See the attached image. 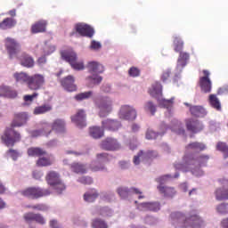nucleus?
Segmentation results:
<instances>
[{
	"instance_id": "obj_55",
	"label": "nucleus",
	"mask_w": 228,
	"mask_h": 228,
	"mask_svg": "<svg viewBox=\"0 0 228 228\" xmlns=\"http://www.w3.org/2000/svg\"><path fill=\"white\" fill-rule=\"evenodd\" d=\"M98 161L106 162L109 160L110 155L108 153H100L96 155Z\"/></svg>"
},
{
	"instance_id": "obj_28",
	"label": "nucleus",
	"mask_w": 228,
	"mask_h": 228,
	"mask_svg": "<svg viewBox=\"0 0 228 228\" xmlns=\"http://www.w3.org/2000/svg\"><path fill=\"white\" fill-rule=\"evenodd\" d=\"M28 155L32 158H41V156H46L47 151L39 147H31L28 150Z\"/></svg>"
},
{
	"instance_id": "obj_32",
	"label": "nucleus",
	"mask_w": 228,
	"mask_h": 228,
	"mask_svg": "<svg viewBox=\"0 0 228 228\" xmlns=\"http://www.w3.org/2000/svg\"><path fill=\"white\" fill-rule=\"evenodd\" d=\"M208 102L211 108L216 110V111H222V103L220 102V99L216 96V94H210L208 96Z\"/></svg>"
},
{
	"instance_id": "obj_48",
	"label": "nucleus",
	"mask_w": 228,
	"mask_h": 228,
	"mask_svg": "<svg viewBox=\"0 0 228 228\" xmlns=\"http://www.w3.org/2000/svg\"><path fill=\"white\" fill-rule=\"evenodd\" d=\"M34 222L39 224V225H45V218H44V216L41 214H35Z\"/></svg>"
},
{
	"instance_id": "obj_10",
	"label": "nucleus",
	"mask_w": 228,
	"mask_h": 228,
	"mask_svg": "<svg viewBox=\"0 0 228 228\" xmlns=\"http://www.w3.org/2000/svg\"><path fill=\"white\" fill-rule=\"evenodd\" d=\"M45 85V77L42 74H35L29 77L28 88L29 90H40Z\"/></svg>"
},
{
	"instance_id": "obj_6",
	"label": "nucleus",
	"mask_w": 228,
	"mask_h": 228,
	"mask_svg": "<svg viewBox=\"0 0 228 228\" xmlns=\"http://www.w3.org/2000/svg\"><path fill=\"white\" fill-rule=\"evenodd\" d=\"M170 175H165L156 179L157 183H159L157 189L160 195H163L166 199H174V197L177 195V191H175V187L165 185V183H167V179H170Z\"/></svg>"
},
{
	"instance_id": "obj_15",
	"label": "nucleus",
	"mask_w": 228,
	"mask_h": 228,
	"mask_svg": "<svg viewBox=\"0 0 228 228\" xmlns=\"http://www.w3.org/2000/svg\"><path fill=\"white\" fill-rule=\"evenodd\" d=\"M71 121L78 127H86V112L85 110H78L75 115L71 116Z\"/></svg>"
},
{
	"instance_id": "obj_31",
	"label": "nucleus",
	"mask_w": 228,
	"mask_h": 228,
	"mask_svg": "<svg viewBox=\"0 0 228 228\" xmlns=\"http://www.w3.org/2000/svg\"><path fill=\"white\" fill-rule=\"evenodd\" d=\"M186 151H194L195 152H202V151H206V144L204 142H194L189 143L185 147Z\"/></svg>"
},
{
	"instance_id": "obj_46",
	"label": "nucleus",
	"mask_w": 228,
	"mask_h": 228,
	"mask_svg": "<svg viewBox=\"0 0 228 228\" xmlns=\"http://www.w3.org/2000/svg\"><path fill=\"white\" fill-rule=\"evenodd\" d=\"M144 109L146 111H150L151 113V115H155V113H156V105H154V103H152V102H148L145 104Z\"/></svg>"
},
{
	"instance_id": "obj_58",
	"label": "nucleus",
	"mask_w": 228,
	"mask_h": 228,
	"mask_svg": "<svg viewBox=\"0 0 228 228\" xmlns=\"http://www.w3.org/2000/svg\"><path fill=\"white\" fill-rule=\"evenodd\" d=\"M101 47H102L101 43H99L97 41H92L91 49L97 50V49H101Z\"/></svg>"
},
{
	"instance_id": "obj_4",
	"label": "nucleus",
	"mask_w": 228,
	"mask_h": 228,
	"mask_svg": "<svg viewBox=\"0 0 228 228\" xmlns=\"http://www.w3.org/2000/svg\"><path fill=\"white\" fill-rule=\"evenodd\" d=\"M86 68L88 71L93 74V76L87 77L90 86H92V85H99L102 81V77L98 74L104 72V66L97 61H89Z\"/></svg>"
},
{
	"instance_id": "obj_64",
	"label": "nucleus",
	"mask_w": 228,
	"mask_h": 228,
	"mask_svg": "<svg viewBox=\"0 0 228 228\" xmlns=\"http://www.w3.org/2000/svg\"><path fill=\"white\" fill-rule=\"evenodd\" d=\"M221 227L228 228V217H226L221 221Z\"/></svg>"
},
{
	"instance_id": "obj_7",
	"label": "nucleus",
	"mask_w": 228,
	"mask_h": 228,
	"mask_svg": "<svg viewBox=\"0 0 228 228\" xmlns=\"http://www.w3.org/2000/svg\"><path fill=\"white\" fill-rule=\"evenodd\" d=\"M20 193L23 197L35 200L37 199H42V197H48V195H51V190L42 189L40 187H28L21 191Z\"/></svg>"
},
{
	"instance_id": "obj_5",
	"label": "nucleus",
	"mask_w": 228,
	"mask_h": 228,
	"mask_svg": "<svg viewBox=\"0 0 228 228\" xmlns=\"http://www.w3.org/2000/svg\"><path fill=\"white\" fill-rule=\"evenodd\" d=\"M150 95L151 97H155V99H158L159 106L161 108H167V110H170L174 104V100H166V99H159V97H161L163 94V86L159 82H155L151 88L149 90Z\"/></svg>"
},
{
	"instance_id": "obj_27",
	"label": "nucleus",
	"mask_w": 228,
	"mask_h": 228,
	"mask_svg": "<svg viewBox=\"0 0 228 228\" xmlns=\"http://www.w3.org/2000/svg\"><path fill=\"white\" fill-rule=\"evenodd\" d=\"M190 60V53L186 52H180L179 57L177 60V67L178 69H184L186 65H188V61Z\"/></svg>"
},
{
	"instance_id": "obj_44",
	"label": "nucleus",
	"mask_w": 228,
	"mask_h": 228,
	"mask_svg": "<svg viewBox=\"0 0 228 228\" xmlns=\"http://www.w3.org/2000/svg\"><path fill=\"white\" fill-rule=\"evenodd\" d=\"M117 191L121 199H127V197H129V193H131L130 190L126 187H119Z\"/></svg>"
},
{
	"instance_id": "obj_11",
	"label": "nucleus",
	"mask_w": 228,
	"mask_h": 228,
	"mask_svg": "<svg viewBox=\"0 0 228 228\" xmlns=\"http://www.w3.org/2000/svg\"><path fill=\"white\" fill-rule=\"evenodd\" d=\"M204 77H200L199 86L203 94H211L213 88L211 78H209L210 73L208 70H203Z\"/></svg>"
},
{
	"instance_id": "obj_42",
	"label": "nucleus",
	"mask_w": 228,
	"mask_h": 228,
	"mask_svg": "<svg viewBox=\"0 0 228 228\" xmlns=\"http://www.w3.org/2000/svg\"><path fill=\"white\" fill-rule=\"evenodd\" d=\"M92 227L93 228H108V224H106L104 220L95 218L92 222Z\"/></svg>"
},
{
	"instance_id": "obj_18",
	"label": "nucleus",
	"mask_w": 228,
	"mask_h": 228,
	"mask_svg": "<svg viewBox=\"0 0 228 228\" xmlns=\"http://www.w3.org/2000/svg\"><path fill=\"white\" fill-rule=\"evenodd\" d=\"M75 81L74 77L69 75L61 80V85L65 90H67V92H76V90H77V86L74 84Z\"/></svg>"
},
{
	"instance_id": "obj_9",
	"label": "nucleus",
	"mask_w": 228,
	"mask_h": 228,
	"mask_svg": "<svg viewBox=\"0 0 228 228\" xmlns=\"http://www.w3.org/2000/svg\"><path fill=\"white\" fill-rule=\"evenodd\" d=\"M46 181L50 186H53L57 193H61L65 190V183L61 182L60 174L56 171H50L46 175Z\"/></svg>"
},
{
	"instance_id": "obj_2",
	"label": "nucleus",
	"mask_w": 228,
	"mask_h": 228,
	"mask_svg": "<svg viewBox=\"0 0 228 228\" xmlns=\"http://www.w3.org/2000/svg\"><path fill=\"white\" fill-rule=\"evenodd\" d=\"M28 118L29 116L26 112L14 113L11 127L5 128L4 134L1 135V140L6 147H13L17 142L20 141V134L15 131L13 127H22V126H26Z\"/></svg>"
},
{
	"instance_id": "obj_30",
	"label": "nucleus",
	"mask_w": 228,
	"mask_h": 228,
	"mask_svg": "<svg viewBox=\"0 0 228 228\" xmlns=\"http://www.w3.org/2000/svg\"><path fill=\"white\" fill-rule=\"evenodd\" d=\"M13 77L16 81V83H20L21 85L26 84L27 86L29 83V77L30 76L28 75L26 72H16L13 74Z\"/></svg>"
},
{
	"instance_id": "obj_53",
	"label": "nucleus",
	"mask_w": 228,
	"mask_h": 228,
	"mask_svg": "<svg viewBox=\"0 0 228 228\" xmlns=\"http://www.w3.org/2000/svg\"><path fill=\"white\" fill-rule=\"evenodd\" d=\"M171 75H172V71H170V69H167V70L163 71L162 76H161L162 81L164 83L168 81Z\"/></svg>"
},
{
	"instance_id": "obj_37",
	"label": "nucleus",
	"mask_w": 228,
	"mask_h": 228,
	"mask_svg": "<svg viewBox=\"0 0 228 228\" xmlns=\"http://www.w3.org/2000/svg\"><path fill=\"white\" fill-rule=\"evenodd\" d=\"M53 110V106L50 104H43L40 106H37L34 109V115H44L45 113H48V111H51Z\"/></svg>"
},
{
	"instance_id": "obj_54",
	"label": "nucleus",
	"mask_w": 228,
	"mask_h": 228,
	"mask_svg": "<svg viewBox=\"0 0 228 228\" xmlns=\"http://www.w3.org/2000/svg\"><path fill=\"white\" fill-rule=\"evenodd\" d=\"M158 134L152 130H148L146 133L147 140H156Z\"/></svg>"
},
{
	"instance_id": "obj_17",
	"label": "nucleus",
	"mask_w": 228,
	"mask_h": 228,
	"mask_svg": "<svg viewBox=\"0 0 228 228\" xmlns=\"http://www.w3.org/2000/svg\"><path fill=\"white\" fill-rule=\"evenodd\" d=\"M102 149H104V151H118L120 143L117 139L108 137L102 142Z\"/></svg>"
},
{
	"instance_id": "obj_1",
	"label": "nucleus",
	"mask_w": 228,
	"mask_h": 228,
	"mask_svg": "<svg viewBox=\"0 0 228 228\" xmlns=\"http://www.w3.org/2000/svg\"><path fill=\"white\" fill-rule=\"evenodd\" d=\"M169 222L175 228H203L206 222L195 211L185 215L183 212H173L170 214Z\"/></svg>"
},
{
	"instance_id": "obj_63",
	"label": "nucleus",
	"mask_w": 228,
	"mask_h": 228,
	"mask_svg": "<svg viewBox=\"0 0 228 228\" xmlns=\"http://www.w3.org/2000/svg\"><path fill=\"white\" fill-rule=\"evenodd\" d=\"M177 134H184L185 131L184 128L181 127V124L178 125V129H174Z\"/></svg>"
},
{
	"instance_id": "obj_47",
	"label": "nucleus",
	"mask_w": 228,
	"mask_h": 228,
	"mask_svg": "<svg viewBox=\"0 0 228 228\" xmlns=\"http://www.w3.org/2000/svg\"><path fill=\"white\" fill-rule=\"evenodd\" d=\"M70 66L74 70H83L85 69V64L83 62H77V61L71 62Z\"/></svg>"
},
{
	"instance_id": "obj_43",
	"label": "nucleus",
	"mask_w": 228,
	"mask_h": 228,
	"mask_svg": "<svg viewBox=\"0 0 228 228\" xmlns=\"http://www.w3.org/2000/svg\"><path fill=\"white\" fill-rule=\"evenodd\" d=\"M94 95V92L88 91L85 93H80L75 96L76 101H85V99H90Z\"/></svg>"
},
{
	"instance_id": "obj_36",
	"label": "nucleus",
	"mask_w": 228,
	"mask_h": 228,
	"mask_svg": "<svg viewBox=\"0 0 228 228\" xmlns=\"http://www.w3.org/2000/svg\"><path fill=\"white\" fill-rule=\"evenodd\" d=\"M70 170L75 174H86V166L79 162H74L70 165Z\"/></svg>"
},
{
	"instance_id": "obj_24",
	"label": "nucleus",
	"mask_w": 228,
	"mask_h": 228,
	"mask_svg": "<svg viewBox=\"0 0 228 228\" xmlns=\"http://www.w3.org/2000/svg\"><path fill=\"white\" fill-rule=\"evenodd\" d=\"M138 209L140 211H159L161 209V205L158 202H151V203H142L139 205Z\"/></svg>"
},
{
	"instance_id": "obj_34",
	"label": "nucleus",
	"mask_w": 228,
	"mask_h": 228,
	"mask_svg": "<svg viewBox=\"0 0 228 228\" xmlns=\"http://www.w3.org/2000/svg\"><path fill=\"white\" fill-rule=\"evenodd\" d=\"M99 197V192L95 189H91L84 194V200L86 202H95Z\"/></svg>"
},
{
	"instance_id": "obj_50",
	"label": "nucleus",
	"mask_w": 228,
	"mask_h": 228,
	"mask_svg": "<svg viewBox=\"0 0 228 228\" xmlns=\"http://www.w3.org/2000/svg\"><path fill=\"white\" fill-rule=\"evenodd\" d=\"M37 97H38L37 93H34L32 95L27 94L23 96V101H25V102H33V100L37 99Z\"/></svg>"
},
{
	"instance_id": "obj_14",
	"label": "nucleus",
	"mask_w": 228,
	"mask_h": 228,
	"mask_svg": "<svg viewBox=\"0 0 228 228\" xmlns=\"http://www.w3.org/2000/svg\"><path fill=\"white\" fill-rule=\"evenodd\" d=\"M159 155L158 154V151L154 150H149L146 152H143V151H141L136 156L134 157V165H140V159H156Z\"/></svg>"
},
{
	"instance_id": "obj_57",
	"label": "nucleus",
	"mask_w": 228,
	"mask_h": 228,
	"mask_svg": "<svg viewBox=\"0 0 228 228\" xmlns=\"http://www.w3.org/2000/svg\"><path fill=\"white\" fill-rule=\"evenodd\" d=\"M32 138H37L38 136H44V130H34L30 133Z\"/></svg>"
},
{
	"instance_id": "obj_40",
	"label": "nucleus",
	"mask_w": 228,
	"mask_h": 228,
	"mask_svg": "<svg viewBox=\"0 0 228 228\" xmlns=\"http://www.w3.org/2000/svg\"><path fill=\"white\" fill-rule=\"evenodd\" d=\"M37 167H51L53 165V160L47 157H39L37 160Z\"/></svg>"
},
{
	"instance_id": "obj_45",
	"label": "nucleus",
	"mask_w": 228,
	"mask_h": 228,
	"mask_svg": "<svg viewBox=\"0 0 228 228\" xmlns=\"http://www.w3.org/2000/svg\"><path fill=\"white\" fill-rule=\"evenodd\" d=\"M217 213L220 215H227L228 214V203H221L216 207Z\"/></svg>"
},
{
	"instance_id": "obj_16",
	"label": "nucleus",
	"mask_w": 228,
	"mask_h": 228,
	"mask_svg": "<svg viewBox=\"0 0 228 228\" xmlns=\"http://www.w3.org/2000/svg\"><path fill=\"white\" fill-rule=\"evenodd\" d=\"M75 29L78 35L81 37H88V38H92L94 37V28L90 27V25H86L85 23H77L75 26Z\"/></svg>"
},
{
	"instance_id": "obj_35",
	"label": "nucleus",
	"mask_w": 228,
	"mask_h": 228,
	"mask_svg": "<svg viewBox=\"0 0 228 228\" xmlns=\"http://www.w3.org/2000/svg\"><path fill=\"white\" fill-rule=\"evenodd\" d=\"M89 134L95 140L102 138L104 136V130L101 126H92L89 129Z\"/></svg>"
},
{
	"instance_id": "obj_49",
	"label": "nucleus",
	"mask_w": 228,
	"mask_h": 228,
	"mask_svg": "<svg viewBox=\"0 0 228 228\" xmlns=\"http://www.w3.org/2000/svg\"><path fill=\"white\" fill-rule=\"evenodd\" d=\"M78 183H81L82 184H92L94 180L90 176H82L78 178Z\"/></svg>"
},
{
	"instance_id": "obj_29",
	"label": "nucleus",
	"mask_w": 228,
	"mask_h": 228,
	"mask_svg": "<svg viewBox=\"0 0 228 228\" xmlns=\"http://www.w3.org/2000/svg\"><path fill=\"white\" fill-rule=\"evenodd\" d=\"M190 111L192 117H206L208 115V111H206V109L199 105L191 106Z\"/></svg>"
},
{
	"instance_id": "obj_20",
	"label": "nucleus",
	"mask_w": 228,
	"mask_h": 228,
	"mask_svg": "<svg viewBox=\"0 0 228 228\" xmlns=\"http://www.w3.org/2000/svg\"><path fill=\"white\" fill-rule=\"evenodd\" d=\"M19 61L20 65H21V67H26V69H33V67H35V59L28 53H22L19 57Z\"/></svg>"
},
{
	"instance_id": "obj_60",
	"label": "nucleus",
	"mask_w": 228,
	"mask_h": 228,
	"mask_svg": "<svg viewBox=\"0 0 228 228\" xmlns=\"http://www.w3.org/2000/svg\"><path fill=\"white\" fill-rule=\"evenodd\" d=\"M228 92V86L224 87H221L217 91V95H222V94H225Z\"/></svg>"
},
{
	"instance_id": "obj_12",
	"label": "nucleus",
	"mask_w": 228,
	"mask_h": 228,
	"mask_svg": "<svg viewBox=\"0 0 228 228\" xmlns=\"http://www.w3.org/2000/svg\"><path fill=\"white\" fill-rule=\"evenodd\" d=\"M119 117L123 120H134L136 118V110L129 105H123L119 111Z\"/></svg>"
},
{
	"instance_id": "obj_25",
	"label": "nucleus",
	"mask_w": 228,
	"mask_h": 228,
	"mask_svg": "<svg viewBox=\"0 0 228 228\" xmlns=\"http://www.w3.org/2000/svg\"><path fill=\"white\" fill-rule=\"evenodd\" d=\"M17 26V20L13 18H4L0 22V29H12V28H15Z\"/></svg>"
},
{
	"instance_id": "obj_22",
	"label": "nucleus",
	"mask_w": 228,
	"mask_h": 228,
	"mask_svg": "<svg viewBox=\"0 0 228 228\" xmlns=\"http://www.w3.org/2000/svg\"><path fill=\"white\" fill-rule=\"evenodd\" d=\"M0 97H7V99H15L17 91L12 89L8 86H0Z\"/></svg>"
},
{
	"instance_id": "obj_8",
	"label": "nucleus",
	"mask_w": 228,
	"mask_h": 228,
	"mask_svg": "<svg viewBox=\"0 0 228 228\" xmlns=\"http://www.w3.org/2000/svg\"><path fill=\"white\" fill-rule=\"evenodd\" d=\"M94 104L96 108H99L100 117H107L109 113H111L113 110V102L108 97H102L94 99Z\"/></svg>"
},
{
	"instance_id": "obj_41",
	"label": "nucleus",
	"mask_w": 228,
	"mask_h": 228,
	"mask_svg": "<svg viewBox=\"0 0 228 228\" xmlns=\"http://www.w3.org/2000/svg\"><path fill=\"white\" fill-rule=\"evenodd\" d=\"M216 150L220 151V152H223L224 159L228 158V146L225 142H218L216 144Z\"/></svg>"
},
{
	"instance_id": "obj_59",
	"label": "nucleus",
	"mask_w": 228,
	"mask_h": 228,
	"mask_svg": "<svg viewBox=\"0 0 228 228\" xmlns=\"http://www.w3.org/2000/svg\"><path fill=\"white\" fill-rule=\"evenodd\" d=\"M110 208H103L100 211V215L102 216H110Z\"/></svg>"
},
{
	"instance_id": "obj_51",
	"label": "nucleus",
	"mask_w": 228,
	"mask_h": 228,
	"mask_svg": "<svg viewBox=\"0 0 228 228\" xmlns=\"http://www.w3.org/2000/svg\"><path fill=\"white\" fill-rule=\"evenodd\" d=\"M23 218L25 222H35V213L28 212L24 214Z\"/></svg>"
},
{
	"instance_id": "obj_61",
	"label": "nucleus",
	"mask_w": 228,
	"mask_h": 228,
	"mask_svg": "<svg viewBox=\"0 0 228 228\" xmlns=\"http://www.w3.org/2000/svg\"><path fill=\"white\" fill-rule=\"evenodd\" d=\"M46 62H47V59L45 58V56L39 57L37 60L38 65H44Z\"/></svg>"
},
{
	"instance_id": "obj_21",
	"label": "nucleus",
	"mask_w": 228,
	"mask_h": 228,
	"mask_svg": "<svg viewBox=\"0 0 228 228\" xmlns=\"http://www.w3.org/2000/svg\"><path fill=\"white\" fill-rule=\"evenodd\" d=\"M102 126L105 131H118L122 125L117 120L106 119L102 122Z\"/></svg>"
},
{
	"instance_id": "obj_19",
	"label": "nucleus",
	"mask_w": 228,
	"mask_h": 228,
	"mask_svg": "<svg viewBox=\"0 0 228 228\" xmlns=\"http://www.w3.org/2000/svg\"><path fill=\"white\" fill-rule=\"evenodd\" d=\"M186 127L191 133H200L204 129V125L197 119L189 118L186 120Z\"/></svg>"
},
{
	"instance_id": "obj_26",
	"label": "nucleus",
	"mask_w": 228,
	"mask_h": 228,
	"mask_svg": "<svg viewBox=\"0 0 228 228\" xmlns=\"http://www.w3.org/2000/svg\"><path fill=\"white\" fill-rule=\"evenodd\" d=\"M47 28V21L45 20H39L36 22L31 27V33L37 34V33H45V29Z\"/></svg>"
},
{
	"instance_id": "obj_38",
	"label": "nucleus",
	"mask_w": 228,
	"mask_h": 228,
	"mask_svg": "<svg viewBox=\"0 0 228 228\" xmlns=\"http://www.w3.org/2000/svg\"><path fill=\"white\" fill-rule=\"evenodd\" d=\"M216 200H228V189L219 188L216 189Z\"/></svg>"
},
{
	"instance_id": "obj_13",
	"label": "nucleus",
	"mask_w": 228,
	"mask_h": 228,
	"mask_svg": "<svg viewBox=\"0 0 228 228\" xmlns=\"http://www.w3.org/2000/svg\"><path fill=\"white\" fill-rule=\"evenodd\" d=\"M5 47L10 58H12V56H15L18 53H20V44L16 42L13 38L7 37L5 39Z\"/></svg>"
},
{
	"instance_id": "obj_33",
	"label": "nucleus",
	"mask_w": 228,
	"mask_h": 228,
	"mask_svg": "<svg viewBox=\"0 0 228 228\" xmlns=\"http://www.w3.org/2000/svg\"><path fill=\"white\" fill-rule=\"evenodd\" d=\"M52 131L65 133V121L63 119H55L52 124Z\"/></svg>"
},
{
	"instance_id": "obj_56",
	"label": "nucleus",
	"mask_w": 228,
	"mask_h": 228,
	"mask_svg": "<svg viewBox=\"0 0 228 228\" xmlns=\"http://www.w3.org/2000/svg\"><path fill=\"white\" fill-rule=\"evenodd\" d=\"M7 154H9L14 161H16V159L19 158V151L13 149L9 150Z\"/></svg>"
},
{
	"instance_id": "obj_39",
	"label": "nucleus",
	"mask_w": 228,
	"mask_h": 228,
	"mask_svg": "<svg viewBox=\"0 0 228 228\" xmlns=\"http://www.w3.org/2000/svg\"><path fill=\"white\" fill-rule=\"evenodd\" d=\"M173 44L175 45V53H183V49L184 47V42L179 37H175Z\"/></svg>"
},
{
	"instance_id": "obj_23",
	"label": "nucleus",
	"mask_w": 228,
	"mask_h": 228,
	"mask_svg": "<svg viewBox=\"0 0 228 228\" xmlns=\"http://www.w3.org/2000/svg\"><path fill=\"white\" fill-rule=\"evenodd\" d=\"M61 56L69 65L74 61H77V54L73 50H64L61 53Z\"/></svg>"
},
{
	"instance_id": "obj_3",
	"label": "nucleus",
	"mask_w": 228,
	"mask_h": 228,
	"mask_svg": "<svg viewBox=\"0 0 228 228\" xmlns=\"http://www.w3.org/2000/svg\"><path fill=\"white\" fill-rule=\"evenodd\" d=\"M208 161H209V155L201 154L195 159L191 155H184L183 159V163L175 164V168L176 170H182V172H188L191 165L198 163L199 167H207Z\"/></svg>"
},
{
	"instance_id": "obj_52",
	"label": "nucleus",
	"mask_w": 228,
	"mask_h": 228,
	"mask_svg": "<svg viewBox=\"0 0 228 228\" xmlns=\"http://www.w3.org/2000/svg\"><path fill=\"white\" fill-rule=\"evenodd\" d=\"M128 74L132 77H138V76H140V69H138L135 67H133L129 69Z\"/></svg>"
},
{
	"instance_id": "obj_62",
	"label": "nucleus",
	"mask_w": 228,
	"mask_h": 228,
	"mask_svg": "<svg viewBox=\"0 0 228 228\" xmlns=\"http://www.w3.org/2000/svg\"><path fill=\"white\" fill-rule=\"evenodd\" d=\"M50 227L51 228H60V225L58 224V221L57 220H51L50 221Z\"/></svg>"
}]
</instances>
